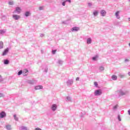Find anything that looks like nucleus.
<instances>
[{
    "label": "nucleus",
    "instance_id": "f257e3e1",
    "mask_svg": "<svg viewBox=\"0 0 130 130\" xmlns=\"http://www.w3.org/2000/svg\"><path fill=\"white\" fill-rule=\"evenodd\" d=\"M127 93H128V91L124 88H122L115 92V94H118L119 96H124V95H126Z\"/></svg>",
    "mask_w": 130,
    "mask_h": 130
},
{
    "label": "nucleus",
    "instance_id": "f03ea898",
    "mask_svg": "<svg viewBox=\"0 0 130 130\" xmlns=\"http://www.w3.org/2000/svg\"><path fill=\"white\" fill-rule=\"evenodd\" d=\"M73 84H74V80L73 79H69L67 81V85L68 87H71Z\"/></svg>",
    "mask_w": 130,
    "mask_h": 130
},
{
    "label": "nucleus",
    "instance_id": "7ed1b4c3",
    "mask_svg": "<svg viewBox=\"0 0 130 130\" xmlns=\"http://www.w3.org/2000/svg\"><path fill=\"white\" fill-rule=\"evenodd\" d=\"M102 94V91L100 89L96 90L94 91V96H100Z\"/></svg>",
    "mask_w": 130,
    "mask_h": 130
},
{
    "label": "nucleus",
    "instance_id": "20e7f679",
    "mask_svg": "<svg viewBox=\"0 0 130 130\" xmlns=\"http://www.w3.org/2000/svg\"><path fill=\"white\" fill-rule=\"evenodd\" d=\"M21 8L17 7L15 8V10L13 12V14H20L21 13Z\"/></svg>",
    "mask_w": 130,
    "mask_h": 130
},
{
    "label": "nucleus",
    "instance_id": "39448f33",
    "mask_svg": "<svg viewBox=\"0 0 130 130\" xmlns=\"http://www.w3.org/2000/svg\"><path fill=\"white\" fill-rule=\"evenodd\" d=\"M27 83L30 85H34V84H36V83H37V81L34 79L29 80L27 81Z\"/></svg>",
    "mask_w": 130,
    "mask_h": 130
},
{
    "label": "nucleus",
    "instance_id": "423d86ee",
    "mask_svg": "<svg viewBox=\"0 0 130 130\" xmlns=\"http://www.w3.org/2000/svg\"><path fill=\"white\" fill-rule=\"evenodd\" d=\"M12 18L14 19V20H18L20 19H21V16L20 15H18L17 14H13L12 15Z\"/></svg>",
    "mask_w": 130,
    "mask_h": 130
},
{
    "label": "nucleus",
    "instance_id": "0eeeda50",
    "mask_svg": "<svg viewBox=\"0 0 130 130\" xmlns=\"http://www.w3.org/2000/svg\"><path fill=\"white\" fill-rule=\"evenodd\" d=\"M6 116H7V113H6V112L2 111L0 113V118H5V117H6Z\"/></svg>",
    "mask_w": 130,
    "mask_h": 130
},
{
    "label": "nucleus",
    "instance_id": "6e6552de",
    "mask_svg": "<svg viewBox=\"0 0 130 130\" xmlns=\"http://www.w3.org/2000/svg\"><path fill=\"white\" fill-rule=\"evenodd\" d=\"M80 30V27L78 26H74L71 29L72 32H77Z\"/></svg>",
    "mask_w": 130,
    "mask_h": 130
},
{
    "label": "nucleus",
    "instance_id": "1a4fd4ad",
    "mask_svg": "<svg viewBox=\"0 0 130 130\" xmlns=\"http://www.w3.org/2000/svg\"><path fill=\"white\" fill-rule=\"evenodd\" d=\"M100 14L102 17H105L106 16V11L102 10L100 11Z\"/></svg>",
    "mask_w": 130,
    "mask_h": 130
},
{
    "label": "nucleus",
    "instance_id": "9d476101",
    "mask_svg": "<svg viewBox=\"0 0 130 130\" xmlns=\"http://www.w3.org/2000/svg\"><path fill=\"white\" fill-rule=\"evenodd\" d=\"M8 52H9V48H7L3 52L2 56H5V55H7L8 54Z\"/></svg>",
    "mask_w": 130,
    "mask_h": 130
},
{
    "label": "nucleus",
    "instance_id": "9b49d317",
    "mask_svg": "<svg viewBox=\"0 0 130 130\" xmlns=\"http://www.w3.org/2000/svg\"><path fill=\"white\" fill-rule=\"evenodd\" d=\"M51 108L52 111H55V110H56L57 108V106L56 105V104H53L52 105Z\"/></svg>",
    "mask_w": 130,
    "mask_h": 130
},
{
    "label": "nucleus",
    "instance_id": "f8f14e48",
    "mask_svg": "<svg viewBox=\"0 0 130 130\" xmlns=\"http://www.w3.org/2000/svg\"><path fill=\"white\" fill-rule=\"evenodd\" d=\"M43 86L42 85H38L36 86H35V90H40V89H43Z\"/></svg>",
    "mask_w": 130,
    "mask_h": 130
},
{
    "label": "nucleus",
    "instance_id": "ddd939ff",
    "mask_svg": "<svg viewBox=\"0 0 130 130\" xmlns=\"http://www.w3.org/2000/svg\"><path fill=\"white\" fill-rule=\"evenodd\" d=\"M86 42L87 44H91L92 43V39L91 38H87Z\"/></svg>",
    "mask_w": 130,
    "mask_h": 130
},
{
    "label": "nucleus",
    "instance_id": "4468645a",
    "mask_svg": "<svg viewBox=\"0 0 130 130\" xmlns=\"http://www.w3.org/2000/svg\"><path fill=\"white\" fill-rule=\"evenodd\" d=\"M22 74L23 76H27V75H28V70L27 69L24 70L22 72Z\"/></svg>",
    "mask_w": 130,
    "mask_h": 130
},
{
    "label": "nucleus",
    "instance_id": "2eb2a0df",
    "mask_svg": "<svg viewBox=\"0 0 130 130\" xmlns=\"http://www.w3.org/2000/svg\"><path fill=\"white\" fill-rule=\"evenodd\" d=\"M115 16L117 19H120V16H119V11H117L115 13Z\"/></svg>",
    "mask_w": 130,
    "mask_h": 130
},
{
    "label": "nucleus",
    "instance_id": "dca6fc26",
    "mask_svg": "<svg viewBox=\"0 0 130 130\" xmlns=\"http://www.w3.org/2000/svg\"><path fill=\"white\" fill-rule=\"evenodd\" d=\"M98 14H99V12H98V11L97 10H95L93 12V15L94 17H97V16H98Z\"/></svg>",
    "mask_w": 130,
    "mask_h": 130
},
{
    "label": "nucleus",
    "instance_id": "f3484780",
    "mask_svg": "<svg viewBox=\"0 0 130 130\" xmlns=\"http://www.w3.org/2000/svg\"><path fill=\"white\" fill-rule=\"evenodd\" d=\"M19 129L20 130H27V127L25 126H21L20 127H19Z\"/></svg>",
    "mask_w": 130,
    "mask_h": 130
},
{
    "label": "nucleus",
    "instance_id": "a211bd4d",
    "mask_svg": "<svg viewBox=\"0 0 130 130\" xmlns=\"http://www.w3.org/2000/svg\"><path fill=\"white\" fill-rule=\"evenodd\" d=\"M6 128L8 130L12 129V126L10 124L6 125Z\"/></svg>",
    "mask_w": 130,
    "mask_h": 130
},
{
    "label": "nucleus",
    "instance_id": "6ab92c4d",
    "mask_svg": "<svg viewBox=\"0 0 130 130\" xmlns=\"http://www.w3.org/2000/svg\"><path fill=\"white\" fill-rule=\"evenodd\" d=\"M30 15H31V13L29 11H26L24 14V15L25 16V17H29V16H30Z\"/></svg>",
    "mask_w": 130,
    "mask_h": 130
},
{
    "label": "nucleus",
    "instance_id": "aec40b11",
    "mask_svg": "<svg viewBox=\"0 0 130 130\" xmlns=\"http://www.w3.org/2000/svg\"><path fill=\"white\" fill-rule=\"evenodd\" d=\"M112 79H113V81H116V80H117V76L116 75H112Z\"/></svg>",
    "mask_w": 130,
    "mask_h": 130
},
{
    "label": "nucleus",
    "instance_id": "412c9836",
    "mask_svg": "<svg viewBox=\"0 0 130 130\" xmlns=\"http://www.w3.org/2000/svg\"><path fill=\"white\" fill-rule=\"evenodd\" d=\"M4 64H9L10 63V61L8 59H5L4 61Z\"/></svg>",
    "mask_w": 130,
    "mask_h": 130
},
{
    "label": "nucleus",
    "instance_id": "4be33fe9",
    "mask_svg": "<svg viewBox=\"0 0 130 130\" xmlns=\"http://www.w3.org/2000/svg\"><path fill=\"white\" fill-rule=\"evenodd\" d=\"M4 48V42H0V49H3Z\"/></svg>",
    "mask_w": 130,
    "mask_h": 130
},
{
    "label": "nucleus",
    "instance_id": "5701e85b",
    "mask_svg": "<svg viewBox=\"0 0 130 130\" xmlns=\"http://www.w3.org/2000/svg\"><path fill=\"white\" fill-rule=\"evenodd\" d=\"M6 29H1L0 34H5V33H6Z\"/></svg>",
    "mask_w": 130,
    "mask_h": 130
},
{
    "label": "nucleus",
    "instance_id": "b1692460",
    "mask_svg": "<svg viewBox=\"0 0 130 130\" xmlns=\"http://www.w3.org/2000/svg\"><path fill=\"white\" fill-rule=\"evenodd\" d=\"M8 4L9 6H13L14 5V1H10L8 2Z\"/></svg>",
    "mask_w": 130,
    "mask_h": 130
},
{
    "label": "nucleus",
    "instance_id": "393cba45",
    "mask_svg": "<svg viewBox=\"0 0 130 130\" xmlns=\"http://www.w3.org/2000/svg\"><path fill=\"white\" fill-rule=\"evenodd\" d=\"M14 118L15 119V120H16V121H18V120H19V118H18V117H17V115L16 114L14 115Z\"/></svg>",
    "mask_w": 130,
    "mask_h": 130
},
{
    "label": "nucleus",
    "instance_id": "a878e982",
    "mask_svg": "<svg viewBox=\"0 0 130 130\" xmlns=\"http://www.w3.org/2000/svg\"><path fill=\"white\" fill-rule=\"evenodd\" d=\"M58 63L59 64H60V66H61V64H62V63H63V61H62L61 60H58Z\"/></svg>",
    "mask_w": 130,
    "mask_h": 130
},
{
    "label": "nucleus",
    "instance_id": "bb28decb",
    "mask_svg": "<svg viewBox=\"0 0 130 130\" xmlns=\"http://www.w3.org/2000/svg\"><path fill=\"white\" fill-rule=\"evenodd\" d=\"M99 70L100 72H102L103 71H104V67L103 66L100 67Z\"/></svg>",
    "mask_w": 130,
    "mask_h": 130
},
{
    "label": "nucleus",
    "instance_id": "cd10ccee",
    "mask_svg": "<svg viewBox=\"0 0 130 130\" xmlns=\"http://www.w3.org/2000/svg\"><path fill=\"white\" fill-rule=\"evenodd\" d=\"M118 105H117L114 106V107H113V110H114V111H116V110H117V108H118Z\"/></svg>",
    "mask_w": 130,
    "mask_h": 130
},
{
    "label": "nucleus",
    "instance_id": "c85d7f7f",
    "mask_svg": "<svg viewBox=\"0 0 130 130\" xmlns=\"http://www.w3.org/2000/svg\"><path fill=\"white\" fill-rule=\"evenodd\" d=\"M66 101H69V102L72 101V98L70 96H67Z\"/></svg>",
    "mask_w": 130,
    "mask_h": 130
},
{
    "label": "nucleus",
    "instance_id": "c756f323",
    "mask_svg": "<svg viewBox=\"0 0 130 130\" xmlns=\"http://www.w3.org/2000/svg\"><path fill=\"white\" fill-rule=\"evenodd\" d=\"M22 74H23V71L20 70L18 72V76H21V75H22Z\"/></svg>",
    "mask_w": 130,
    "mask_h": 130
},
{
    "label": "nucleus",
    "instance_id": "7c9ffc66",
    "mask_svg": "<svg viewBox=\"0 0 130 130\" xmlns=\"http://www.w3.org/2000/svg\"><path fill=\"white\" fill-rule=\"evenodd\" d=\"M98 58V56L96 55L92 57V60H96Z\"/></svg>",
    "mask_w": 130,
    "mask_h": 130
},
{
    "label": "nucleus",
    "instance_id": "2f4dec72",
    "mask_svg": "<svg viewBox=\"0 0 130 130\" xmlns=\"http://www.w3.org/2000/svg\"><path fill=\"white\" fill-rule=\"evenodd\" d=\"M57 50H56H56H52V54H55V53H56Z\"/></svg>",
    "mask_w": 130,
    "mask_h": 130
},
{
    "label": "nucleus",
    "instance_id": "473e14b6",
    "mask_svg": "<svg viewBox=\"0 0 130 130\" xmlns=\"http://www.w3.org/2000/svg\"><path fill=\"white\" fill-rule=\"evenodd\" d=\"M119 77H120L121 78H124V74H119Z\"/></svg>",
    "mask_w": 130,
    "mask_h": 130
},
{
    "label": "nucleus",
    "instance_id": "72a5a7b5",
    "mask_svg": "<svg viewBox=\"0 0 130 130\" xmlns=\"http://www.w3.org/2000/svg\"><path fill=\"white\" fill-rule=\"evenodd\" d=\"M88 7H89V8H91V7H92V6H93V4H92V3H88Z\"/></svg>",
    "mask_w": 130,
    "mask_h": 130
},
{
    "label": "nucleus",
    "instance_id": "f704fd0d",
    "mask_svg": "<svg viewBox=\"0 0 130 130\" xmlns=\"http://www.w3.org/2000/svg\"><path fill=\"white\" fill-rule=\"evenodd\" d=\"M94 85L95 87H98V83H97V82H94Z\"/></svg>",
    "mask_w": 130,
    "mask_h": 130
},
{
    "label": "nucleus",
    "instance_id": "c9c22d12",
    "mask_svg": "<svg viewBox=\"0 0 130 130\" xmlns=\"http://www.w3.org/2000/svg\"><path fill=\"white\" fill-rule=\"evenodd\" d=\"M66 3H67L66 1H64V2H63L62 3V6H63V7H64V6H66Z\"/></svg>",
    "mask_w": 130,
    "mask_h": 130
},
{
    "label": "nucleus",
    "instance_id": "e433bc0d",
    "mask_svg": "<svg viewBox=\"0 0 130 130\" xmlns=\"http://www.w3.org/2000/svg\"><path fill=\"white\" fill-rule=\"evenodd\" d=\"M44 72H45V73H47V72H48V68L46 67L45 69Z\"/></svg>",
    "mask_w": 130,
    "mask_h": 130
},
{
    "label": "nucleus",
    "instance_id": "4c0bfd02",
    "mask_svg": "<svg viewBox=\"0 0 130 130\" xmlns=\"http://www.w3.org/2000/svg\"><path fill=\"white\" fill-rule=\"evenodd\" d=\"M118 119L119 121H121V119L120 118V116L119 115H118Z\"/></svg>",
    "mask_w": 130,
    "mask_h": 130
},
{
    "label": "nucleus",
    "instance_id": "58836bf2",
    "mask_svg": "<svg viewBox=\"0 0 130 130\" xmlns=\"http://www.w3.org/2000/svg\"><path fill=\"white\" fill-rule=\"evenodd\" d=\"M40 11H42L43 10V7L41 6L39 7Z\"/></svg>",
    "mask_w": 130,
    "mask_h": 130
},
{
    "label": "nucleus",
    "instance_id": "ea45409f",
    "mask_svg": "<svg viewBox=\"0 0 130 130\" xmlns=\"http://www.w3.org/2000/svg\"><path fill=\"white\" fill-rule=\"evenodd\" d=\"M3 81V78L2 77V76L0 75V83L1 82H2Z\"/></svg>",
    "mask_w": 130,
    "mask_h": 130
},
{
    "label": "nucleus",
    "instance_id": "a19ab883",
    "mask_svg": "<svg viewBox=\"0 0 130 130\" xmlns=\"http://www.w3.org/2000/svg\"><path fill=\"white\" fill-rule=\"evenodd\" d=\"M66 2H68V3H70V4H71V3H72V1L71 0H66L65 1Z\"/></svg>",
    "mask_w": 130,
    "mask_h": 130
},
{
    "label": "nucleus",
    "instance_id": "79ce46f5",
    "mask_svg": "<svg viewBox=\"0 0 130 130\" xmlns=\"http://www.w3.org/2000/svg\"><path fill=\"white\" fill-rule=\"evenodd\" d=\"M44 34H40V37H44Z\"/></svg>",
    "mask_w": 130,
    "mask_h": 130
},
{
    "label": "nucleus",
    "instance_id": "37998d69",
    "mask_svg": "<svg viewBox=\"0 0 130 130\" xmlns=\"http://www.w3.org/2000/svg\"><path fill=\"white\" fill-rule=\"evenodd\" d=\"M35 130H42V129H41V128H40L39 127H37V128H35Z\"/></svg>",
    "mask_w": 130,
    "mask_h": 130
},
{
    "label": "nucleus",
    "instance_id": "c03bdc74",
    "mask_svg": "<svg viewBox=\"0 0 130 130\" xmlns=\"http://www.w3.org/2000/svg\"><path fill=\"white\" fill-rule=\"evenodd\" d=\"M4 94L0 93V98H1V97H4Z\"/></svg>",
    "mask_w": 130,
    "mask_h": 130
},
{
    "label": "nucleus",
    "instance_id": "a18cd8bd",
    "mask_svg": "<svg viewBox=\"0 0 130 130\" xmlns=\"http://www.w3.org/2000/svg\"><path fill=\"white\" fill-rule=\"evenodd\" d=\"M80 80V78L79 77H77L76 79V81H79Z\"/></svg>",
    "mask_w": 130,
    "mask_h": 130
},
{
    "label": "nucleus",
    "instance_id": "49530a36",
    "mask_svg": "<svg viewBox=\"0 0 130 130\" xmlns=\"http://www.w3.org/2000/svg\"><path fill=\"white\" fill-rule=\"evenodd\" d=\"M128 60H129L128 59H125L124 61H125V62H126L128 61Z\"/></svg>",
    "mask_w": 130,
    "mask_h": 130
},
{
    "label": "nucleus",
    "instance_id": "de8ad7c7",
    "mask_svg": "<svg viewBox=\"0 0 130 130\" xmlns=\"http://www.w3.org/2000/svg\"><path fill=\"white\" fill-rule=\"evenodd\" d=\"M62 24H67V21H62Z\"/></svg>",
    "mask_w": 130,
    "mask_h": 130
},
{
    "label": "nucleus",
    "instance_id": "09e8293b",
    "mask_svg": "<svg viewBox=\"0 0 130 130\" xmlns=\"http://www.w3.org/2000/svg\"><path fill=\"white\" fill-rule=\"evenodd\" d=\"M128 113L129 115H130V110H129L128 111Z\"/></svg>",
    "mask_w": 130,
    "mask_h": 130
},
{
    "label": "nucleus",
    "instance_id": "8fccbe9b",
    "mask_svg": "<svg viewBox=\"0 0 130 130\" xmlns=\"http://www.w3.org/2000/svg\"><path fill=\"white\" fill-rule=\"evenodd\" d=\"M41 53H43V50H41Z\"/></svg>",
    "mask_w": 130,
    "mask_h": 130
},
{
    "label": "nucleus",
    "instance_id": "3c124183",
    "mask_svg": "<svg viewBox=\"0 0 130 130\" xmlns=\"http://www.w3.org/2000/svg\"><path fill=\"white\" fill-rule=\"evenodd\" d=\"M128 76H130V72L128 73Z\"/></svg>",
    "mask_w": 130,
    "mask_h": 130
},
{
    "label": "nucleus",
    "instance_id": "603ef678",
    "mask_svg": "<svg viewBox=\"0 0 130 130\" xmlns=\"http://www.w3.org/2000/svg\"><path fill=\"white\" fill-rule=\"evenodd\" d=\"M128 45H129V47H130V43H129Z\"/></svg>",
    "mask_w": 130,
    "mask_h": 130
}]
</instances>
